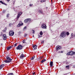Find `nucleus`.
Listing matches in <instances>:
<instances>
[{"label": "nucleus", "instance_id": "obj_18", "mask_svg": "<svg viewBox=\"0 0 75 75\" xmlns=\"http://www.w3.org/2000/svg\"><path fill=\"white\" fill-rule=\"evenodd\" d=\"M46 61V59H44L42 60V61L41 62V63H43L44 62H45V61Z\"/></svg>", "mask_w": 75, "mask_h": 75}, {"label": "nucleus", "instance_id": "obj_19", "mask_svg": "<svg viewBox=\"0 0 75 75\" xmlns=\"http://www.w3.org/2000/svg\"><path fill=\"white\" fill-rule=\"evenodd\" d=\"M35 58V56H33V57H32V58H31V60H33Z\"/></svg>", "mask_w": 75, "mask_h": 75}, {"label": "nucleus", "instance_id": "obj_56", "mask_svg": "<svg viewBox=\"0 0 75 75\" xmlns=\"http://www.w3.org/2000/svg\"><path fill=\"white\" fill-rule=\"evenodd\" d=\"M22 53H23V52H22Z\"/></svg>", "mask_w": 75, "mask_h": 75}, {"label": "nucleus", "instance_id": "obj_6", "mask_svg": "<svg viewBox=\"0 0 75 75\" xmlns=\"http://www.w3.org/2000/svg\"><path fill=\"white\" fill-rule=\"evenodd\" d=\"M23 22H22V21H20L19 22V23H18V24L17 25V27H21V26L22 25H23Z\"/></svg>", "mask_w": 75, "mask_h": 75}, {"label": "nucleus", "instance_id": "obj_42", "mask_svg": "<svg viewBox=\"0 0 75 75\" xmlns=\"http://www.w3.org/2000/svg\"><path fill=\"white\" fill-rule=\"evenodd\" d=\"M63 52H64V51H61L60 53H63Z\"/></svg>", "mask_w": 75, "mask_h": 75}, {"label": "nucleus", "instance_id": "obj_2", "mask_svg": "<svg viewBox=\"0 0 75 75\" xmlns=\"http://www.w3.org/2000/svg\"><path fill=\"white\" fill-rule=\"evenodd\" d=\"M24 46L21 45H19L18 47H16V50H19V51L23 50Z\"/></svg>", "mask_w": 75, "mask_h": 75}, {"label": "nucleus", "instance_id": "obj_46", "mask_svg": "<svg viewBox=\"0 0 75 75\" xmlns=\"http://www.w3.org/2000/svg\"><path fill=\"white\" fill-rule=\"evenodd\" d=\"M46 8L47 9H48V7H46Z\"/></svg>", "mask_w": 75, "mask_h": 75}, {"label": "nucleus", "instance_id": "obj_1", "mask_svg": "<svg viewBox=\"0 0 75 75\" xmlns=\"http://www.w3.org/2000/svg\"><path fill=\"white\" fill-rule=\"evenodd\" d=\"M6 59L4 60V62H5V63H10V62H12V60H13L8 55V56L6 57Z\"/></svg>", "mask_w": 75, "mask_h": 75}, {"label": "nucleus", "instance_id": "obj_52", "mask_svg": "<svg viewBox=\"0 0 75 75\" xmlns=\"http://www.w3.org/2000/svg\"><path fill=\"white\" fill-rule=\"evenodd\" d=\"M51 2H52V0H51Z\"/></svg>", "mask_w": 75, "mask_h": 75}, {"label": "nucleus", "instance_id": "obj_40", "mask_svg": "<svg viewBox=\"0 0 75 75\" xmlns=\"http://www.w3.org/2000/svg\"><path fill=\"white\" fill-rule=\"evenodd\" d=\"M35 72H33V75H35Z\"/></svg>", "mask_w": 75, "mask_h": 75}, {"label": "nucleus", "instance_id": "obj_38", "mask_svg": "<svg viewBox=\"0 0 75 75\" xmlns=\"http://www.w3.org/2000/svg\"><path fill=\"white\" fill-rule=\"evenodd\" d=\"M3 4H4V5H6V6H7V4L4 3H3Z\"/></svg>", "mask_w": 75, "mask_h": 75}, {"label": "nucleus", "instance_id": "obj_22", "mask_svg": "<svg viewBox=\"0 0 75 75\" xmlns=\"http://www.w3.org/2000/svg\"><path fill=\"white\" fill-rule=\"evenodd\" d=\"M26 29H27V26H25L23 28V30L24 31V30H26Z\"/></svg>", "mask_w": 75, "mask_h": 75}, {"label": "nucleus", "instance_id": "obj_27", "mask_svg": "<svg viewBox=\"0 0 75 75\" xmlns=\"http://www.w3.org/2000/svg\"><path fill=\"white\" fill-rule=\"evenodd\" d=\"M40 34L41 35H42V34H43V33H42V31L40 32Z\"/></svg>", "mask_w": 75, "mask_h": 75}, {"label": "nucleus", "instance_id": "obj_9", "mask_svg": "<svg viewBox=\"0 0 75 75\" xmlns=\"http://www.w3.org/2000/svg\"><path fill=\"white\" fill-rule=\"evenodd\" d=\"M25 56L22 53L21 54V55L20 56V58H21V59H23V58H24V57H25Z\"/></svg>", "mask_w": 75, "mask_h": 75}, {"label": "nucleus", "instance_id": "obj_44", "mask_svg": "<svg viewBox=\"0 0 75 75\" xmlns=\"http://www.w3.org/2000/svg\"><path fill=\"white\" fill-rule=\"evenodd\" d=\"M74 38H75V33L74 34Z\"/></svg>", "mask_w": 75, "mask_h": 75}, {"label": "nucleus", "instance_id": "obj_5", "mask_svg": "<svg viewBox=\"0 0 75 75\" xmlns=\"http://www.w3.org/2000/svg\"><path fill=\"white\" fill-rule=\"evenodd\" d=\"M31 20V19H26L24 21V22L25 23H30Z\"/></svg>", "mask_w": 75, "mask_h": 75}, {"label": "nucleus", "instance_id": "obj_24", "mask_svg": "<svg viewBox=\"0 0 75 75\" xmlns=\"http://www.w3.org/2000/svg\"><path fill=\"white\" fill-rule=\"evenodd\" d=\"M36 47H35L33 49V50L34 51H35V50H37V45H36Z\"/></svg>", "mask_w": 75, "mask_h": 75}, {"label": "nucleus", "instance_id": "obj_4", "mask_svg": "<svg viewBox=\"0 0 75 75\" xmlns=\"http://www.w3.org/2000/svg\"><path fill=\"white\" fill-rule=\"evenodd\" d=\"M75 52H73V51H70L68 53H67L66 55H73L74 54H75Z\"/></svg>", "mask_w": 75, "mask_h": 75}, {"label": "nucleus", "instance_id": "obj_39", "mask_svg": "<svg viewBox=\"0 0 75 75\" xmlns=\"http://www.w3.org/2000/svg\"><path fill=\"white\" fill-rule=\"evenodd\" d=\"M27 34H26L25 35H24V37H25L27 36Z\"/></svg>", "mask_w": 75, "mask_h": 75}, {"label": "nucleus", "instance_id": "obj_50", "mask_svg": "<svg viewBox=\"0 0 75 75\" xmlns=\"http://www.w3.org/2000/svg\"><path fill=\"white\" fill-rule=\"evenodd\" d=\"M3 13H4V11H3Z\"/></svg>", "mask_w": 75, "mask_h": 75}, {"label": "nucleus", "instance_id": "obj_48", "mask_svg": "<svg viewBox=\"0 0 75 75\" xmlns=\"http://www.w3.org/2000/svg\"><path fill=\"white\" fill-rule=\"evenodd\" d=\"M70 9L69 8L68 9V10H69Z\"/></svg>", "mask_w": 75, "mask_h": 75}, {"label": "nucleus", "instance_id": "obj_12", "mask_svg": "<svg viewBox=\"0 0 75 75\" xmlns=\"http://www.w3.org/2000/svg\"><path fill=\"white\" fill-rule=\"evenodd\" d=\"M38 12L39 13L41 14H44V13L43 12V11L42 10H39L38 11Z\"/></svg>", "mask_w": 75, "mask_h": 75}, {"label": "nucleus", "instance_id": "obj_28", "mask_svg": "<svg viewBox=\"0 0 75 75\" xmlns=\"http://www.w3.org/2000/svg\"><path fill=\"white\" fill-rule=\"evenodd\" d=\"M8 75H13V73H11L8 74Z\"/></svg>", "mask_w": 75, "mask_h": 75}, {"label": "nucleus", "instance_id": "obj_16", "mask_svg": "<svg viewBox=\"0 0 75 75\" xmlns=\"http://www.w3.org/2000/svg\"><path fill=\"white\" fill-rule=\"evenodd\" d=\"M68 70L69 69V65L66 66L65 67Z\"/></svg>", "mask_w": 75, "mask_h": 75}, {"label": "nucleus", "instance_id": "obj_30", "mask_svg": "<svg viewBox=\"0 0 75 75\" xmlns=\"http://www.w3.org/2000/svg\"><path fill=\"white\" fill-rule=\"evenodd\" d=\"M9 15H10V14H7L6 17L8 18V17H9Z\"/></svg>", "mask_w": 75, "mask_h": 75}, {"label": "nucleus", "instance_id": "obj_49", "mask_svg": "<svg viewBox=\"0 0 75 75\" xmlns=\"http://www.w3.org/2000/svg\"><path fill=\"white\" fill-rule=\"evenodd\" d=\"M10 0H7V1H10Z\"/></svg>", "mask_w": 75, "mask_h": 75}, {"label": "nucleus", "instance_id": "obj_37", "mask_svg": "<svg viewBox=\"0 0 75 75\" xmlns=\"http://www.w3.org/2000/svg\"><path fill=\"white\" fill-rule=\"evenodd\" d=\"M42 37V36L40 35H39L38 36L39 38H40V37Z\"/></svg>", "mask_w": 75, "mask_h": 75}, {"label": "nucleus", "instance_id": "obj_8", "mask_svg": "<svg viewBox=\"0 0 75 75\" xmlns=\"http://www.w3.org/2000/svg\"><path fill=\"white\" fill-rule=\"evenodd\" d=\"M62 48L61 46L59 45L57 46L56 48V50L57 51H58L59 50H61V49Z\"/></svg>", "mask_w": 75, "mask_h": 75}, {"label": "nucleus", "instance_id": "obj_14", "mask_svg": "<svg viewBox=\"0 0 75 75\" xmlns=\"http://www.w3.org/2000/svg\"><path fill=\"white\" fill-rule=\"evenodd\" d=\"M50 65L51 67H52L53 66V62H50Z\"/></svg>", "mask_w": 75, "mask_h": 75}, {"label": "nucleus", "instance_id": "obj_45", "mask_svg": "<svg viewBox=\"0 0 75 75\" xmlns=\"http://www.w3.org/2000/svg\"><path fill=\"white\" fill-rule=\"evenodd\" d=\"M4 32H6V30H4Z\"/></svg>", "mask_w": 75, "mask_h": 75}, {"label": "nucleus", "instance_id": "obj_41", "mask_svg": "<svg viewBox=\"0 0 75 75\" xmlns=\"http://www.w3.org/2000/svg\"><path fill=\"white\" fill-rule=\"evenodd\" d=\"M44 40H43L41 42L42 43H44Z\"/></svg>", "mask_w": 75, "mask_h": 75}, {"label": "nucleus", "instance_id": "obj_23", "mask_svg": "<svg viewBox=\"0 0 75 75\" xmlns=\"http://www.w3.org/2000/svg\"><path fill=\"white\" fill-rule=\"evenodd\" d=\"M45 1H46V0H41L40 1V2L41 3H42L43 2H45Z\"/></svg>", "mask_w": 75, "mask_h": 75}, {"label": "nucleus", "instance_id": "obj_53", "mask_svg": "<svg viewBox=\"0 0 75 75\" xmlns=\"http://www.w3.org/2000/svg\"><path fill=\"white\" fill-rule=\"evenodd\" d=\"M33 37H34V35H33Z\"/></svg>", "mask_w": 75, "mask_h": 75}, {"label": "nucleus", "instance_id": "obj_3", "mask_svg": "<svg viewBox=\"0 0 75 75\" xmlns=\"http://www.w3.org/2000/svg\"><path fill=\"white\" fill-rule=\"evenodd\" d=\"M66 36V33L65 32H62L60 35L61 37H62V38H65Z\"/></svg>", "mask_w": 75, "mask_h": 75}, {"label": "nucleus", "instance_id": "obj_51", "mask_svg": "<svg viewBox=\"0 0 75 75\" xmlns=\"http://www.w3.org/2000/svg\"><path fill=\"white\" fill-rule=\"evenodd\" d=\"M11 48H13V46H11Z\"/></svg>", "mask_w": 75, "mask_h": 75}, {"label": "nucleus", "instance_id": "obj_29", "mask_svg": "<svg viewBox=\"0 0 75 75\" xmlns=\"http://www.w3.org/2000/svg\"><path fill=\"white\" fill-rule=\"evenodd\" d=\"M36 45H33V48H35V47H36Z\"/></svg>", "mask_w": 75, "mask_h": 75}, {"label": "nucleus", "instance_id": "obj_35", "mask_svg": "<svg viewBox=\"0 0 75 75\" xmlns=\"http://www.w3.org/2000/svg\"><path fill=\"white\" fill-rule=\"evenodd\" d=\"M12 25H13V23H9V25L10 26H11Z\"/></svg>", "mask_w": 75, "mask_h": 75}, {"label": "nucleus", "instance_id": "obj_10", "mask_svg": "<svg viewBox=\"0 0 75 75\" xmlns=\"http://www.w3.org/2000/svg\"><path fill=\"white\" fill-rule=\"evenodd\" d=\"M3 37L4 38L3 40H6L7 39V36H6V34H4L3 35Z\"/></svg>", "mask_w": 75, "mask_h": 75}, {"label": "nucleus", "instance_id": "obj_36", "mask_svg": "<svg viewBox=\"0 0 75 75\" xmlns=\"http://www.w3.org/2000/svg\"><path fill=\"white\" fill-rule=\"evenodd\" d=\"M7 27H6L5 28V30H6V31L7 30Z\"/></svg>", "mask_w": 75, "mask_h": 75}, {"label": "nucleus", "instance_id": "obj_43", "mask_svg": "<svg viewBox=\"0 0 75 75\" xmlns=\"http://www.w3.org/2000/svg\"><path fill=\"white\" fill-rule=\"evenodd\" d=\"M0 45H1V47H2V46H3V43H1Z\"/></svg>", "mask_w": 75, "mask_h": 75}, {"label": "nucleus", "instance_id": "obj_17", "mask_svg": "<svg viewBox=\"0 0 75 75\" xmlns=\"http://www.w3.org/2000/svg\"><path fill=\"white\" fill-rule=\"evenodd\" d=\"M11 48V46H9V47H7V50L8 51H9V50H10V48Z\"/></svg>", "mask_w": 75, "mask_h": 75}, {"label": "nucleus", "instance_id": "obj_21", "mask_svg": "<svg viewBox=\"0 0 75 75\" xmlns=\"http://www.w3.org/2000/svg\"><path fill=\"white\" fill-rule=\"evenodd\" d=\"M22 14H23V13L21 12H19L18 14L20 16H21Z\"/></svg>", "mask_w": 75, "mask_h": 75}, {"label": "nucleus", "instance_id": "obj_15", "mask_svg": "<svg viewBox=\"0 0 75 75\" xmlns=\"http://www.w3.org/2000/svg\"><path fill=\"white\" fill-rule=\"evenodd\" d=\"M74 33H72L71 35V37L70 38V39H71V38H73V36L74 37Z\"/></svg>", "mask_w": 75, "mask_h": 75}, {"label": "nucleus", "instance_id": "obj_54", "mask_svg": "<svg viewBox=\"0 0 75 75\" xmlns=\"http://www.w3.org/2000/svg\"><path fill=\"white\" fill-rule=\"evenodd\" d=\"M1 75V74H0V75Z\"/></svg>", "mask_w": 75, "mask_h": 75}, {"label": "nucleus", "instance_id": "obj_25", "mask_svg": "<svg viewBox=\"0 0 75 75\" xmlns=\"http://www.w3.org/2000/svg\"><path fill=\"white\" fill-rule=\"evenodd\" d=\"M20 16V15L18 14L17 15V19H18Z\"/></svg>", "mask_w": 75, "mask_h": 75}, {"label": "nucleus", "instance_id": "obj_32", "mask_svg": "<svg viewBox=\"0 0 75 75\" xmlns=\"http://www.w3.org/2000/svg\"><path fill=\"white\" fill-rule=\"evenodd\" d=\"M0 3H1V4H3V3L4 2H2V1H0Z\"/></svg>", "mask_w": 75, "mask_h": 75}, {"label": "nucleus", "instance_id": "obj_33", "mask_svg": "<svg viewBox=\"0 0 75 75\" xmlns=\"http://www.w3.org/2000/svg\"><path fill=\"white\" fill-rule=\"evenodd\" d=\"M17 43H16L14 45V47H15L16 46H17Z\"/></svg>", "mask_w": 75, "mask_h": 75}, {"label": "nucleus", "instance_id": "obj_13", "mask_svg": "<svg viewBox=\"0 0 75 75\" xmlns=\"http://www.w3.org/2000/svg\"><path fill=\"white\" fill-rule=\"evenodd\" d=\"M4 67V64H1L0 65V70H1V69L3 68Z\"/></svg>", "mask_w": 75, "mask_h": 75}, {"label": "nucleus", "instance_id": "obj_20", "mask_svg": "<svg viewBox=\"0 0 75 75\" xmlns=\"http://www.w3.org/2000/svg\"><path fill=\"white\" fill-rule=\"evenodd\" d=\"M27 40H25V41H24V40H23V43H25V42L26 43H27Z\"/></svg>", "mask_w": 75, "mask_h": 75}, {"label": "nucleus", "instance_id": "obj_34", "mask_svg": "<svg viewBox=\"0 0 75 75\" xmlns=\"http://www.w3.org/2000/svg\"><path fill=\"white\" fill-rule=\"evenodd\" d=\"M29 6L30 7H32V6H33V4H30Z\"/></svg>", "mask_w": 75, "mask_h": 75}, {"label": "nucleus", "instance_id": "obj_55", "mask_svg": "<svg viewBox=\"0 0 75 75\" xmlns=\"http://www.w3.org/2000/svg\"><path fill=\"white\" fill-rule=\"evenodd\" d=\"M59 52H60V51H59Z\"/></svg>", "mask_w": 75, "mask_h": 75}, {"label": "nucleus", "instance_id": "obj_47", "mask_svg": "<svg viewBox=\"0 0 75 75\" xmlns=\"http://www.w3.org/2000/svg\"><path fill=\"white\" fill-rule=\"evenodd\" d=\"M42 58H43V57H41V59H42Z\"/></svg>", "mask_w": 75, "mask_h": 75}, {"label": "nucleus", "instance_id": "obj_26", "mask_svg": "<svg viewBox=\"0 0 75 75\" xmlns=\"http://www.w3.org/2000/svg\"><path fill=\"white\" fill-rule=\"evenodd\" d=\"M69 35V32H67L66 33V35Z\"/></svg>", "mask_w": 75, "mask_h": 75}, {"label": "nucleus", "instance_id": "obj_7", "mask_svg": "<svg viewBox=\"0 0 75 75\" xmlns=\"http://www.w3.org/2000/svg\"><path fill=\"white\" fill-rule=\"evenodd\" d=\"M9 35L10 36H13L14 34V32L13 31H10L9 32Z\"/></svg>", "mask_w": 75, "mask_h": 75}, {"label": "nucleus", "instance_id": "obj_31", "mask_svg": "<svg viewBox=\"0 0 75 75\" xmlns=\"http://www.w3.org/2000/svg\"><path fill=\"white\" fill-rule=\"evenodd\" d=\"M32 31H33L32 33L33 34H34L35 33V31L34 30H32Z\"/></svg>", "mask_w": 75, "mask_h": 75}, {"label": "nucleus", "instance_id": "obj_11", "mask_svg": "<svg viewBox=\"0 0 75 75\" xmlns=\"http://www.w3.org/2000/svg\"><path fill=\"white\" fill-rule=\"evenodd\" d=\"M41 27L42 28H47V26L45 24H43L42 25Z\"/></svg>", "mask_w": 75, "mask_h": 75}]
</instances>
